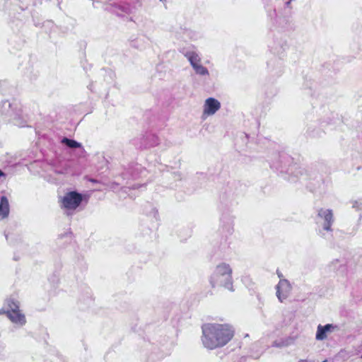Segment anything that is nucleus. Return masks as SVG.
I'll list each match as a JSON object with an SVG mask.
<instances>
[{
  "label": "nucleus",
  "instance_id": "nucleus-14",
  "mask_svg": "<svg viewBox=\"0 0 362 362\" xmlns=\"http://www.w3.org/2000/svg\"><path fill=\"white\" fill-rule=\"evenodd\" d=\"M294 341H295L294 337H288L281 338V339H276V340L274 341L272 344V346L282 349V348H285V347L291 346L292 344H294Z\"/></svg>",
  "mask_w": 362,
  "mask_h": 362
},
{
  "label": "nucleus",
  "instance_id": "nucleus-28",
  "mask_svg": "<svg viewBox=\"0 0 362 362\" xmlns=\"http://www.w3.org/2000/svg\"><path fill=\"white\" fill-rule=\"evenodd\" d=\"M160 1L163 2V1H165L166 0H160Z\"/></svg>",
  "mask_w": 362,
  "mask_h": 362
},
{
  "label": "nucleus",
  "instance_id": "nucleus-4",
  "mask_svg": "<svg viewBox=\"0 0 362 362\" xmlns=\"http://www.w3.org/2000/svg\"><path fill=\"white\" fill-rule=\"evenodd\" d=\"M1 114L10 117H12L15 121V124L21 127H23L24 122H18L22 115V106L16 100L10 102L8 100H4L1 105Z\"/></svg>",
  "mask_w": 362,
  "mask_h": 362
},
{
  "label": "nucleus",
  "instance_id": "nucleus-25",
  "mask_svg": "<svg viewBox=\"0 0 362 362\" xmlns=\"http://www.w3.org/2000/svg\"><path fill=\"white\" fill-rule=\"evenodd\" d=\"M291 1H292V0H288V1H286L285 4H286V6L287 7H288V6H289V5H290V4H291Z\"/></svg>",
  "mask_w": 362,
  "mask_h": 362
},
{
  "label": "nucleus",
  "instance_id": "nucleus-1",
  "mask_svg": "<svg viewBox=\"0 0 362 362\" xmlns=\"http://www.w3.org/2000/svg\"><path fill=\"white\" fill-rule=\"evenodd\" d=\"M202 344L210 350L225 346L234 336L233 328L227 324L206 323L202 325Z\"/></svg>",
  "mask_w": 362,
  "mask_h": 362
},
{
  "label": "nucleus",
  "instance_id": "nucleus-15",
  "mask_svg": "<svg viewBox=\"0 0 362 362\" xmlns=\"http://www.w3.org/2000/svg\"><path fill=\"white\" fill-rule=\"evenodd\" d=\"M9 203L8 199L3 196L0 199V217L4 218L8 216L9 214Z\"/></svg>",
  "mask_w": 362,
  "mask_h": 362
},
{
  "label": "nucleus",
  "instance_id": "nucleus-13",
  "mask_svg": "<svg viewBox=\"0 0 362 362\" xmlns=\"http://www.w3.org/2000/svg\"><path fill=\"white\" fill-rule=\"evenodd\" d=\"M6 315L13 323L18 324L21 326H23L26 323L25 317L21 311L8 313Z\"/></svg>",
  "mask_w": 362,
  "mask_h": 362
},
{
  "label": "nucleus",
  "instance_id": "nucleus-19",
  "mask_svg": "<svg viewBox=\"0 0 362 362\" xmlns=\"http://www.w3.org/2000/svg\"><path fill=\"white\" fill-rule=\"evenodd\" d=\"M152 144H150V146H156L158 144V138L154 135L152 136Z\"/></svg>",
  "mask_w": 362,
  "mask_h": 362
},
{
  "label": "nucleus",
  "instance_id": "nucleus-18",
  "mask_svg": "<svg viewBox=\"0 0 362 362\" xmlns=\"http://www.w3.org/2000/svg\"><path fill=\"white\" fill-rule=\"evenodd\" d=\"M194 70L195 73L200 76H209V72L208 69L202 66L201 63L198 65H196L195 66L192 67Z\"/></svg>",
  "mask_w": 362,
  "mask_h": 362
},
{
  "label": "nucleus",
  "instance_id": "nucleus-8",
  "mask_svg": "<svg viewBox=\"0 0 362 362\" xmlns=\"http://www.w3.org/2000/svg\"><path fill=\"white\" fill-rule=\"evenodd\" d=\"M267 66L269 71L274 75H281L284 71V66L282 62L276 58L271 59L267 63Z\"/></svg>",
  "mask_w": 362,
  "mask_h": 362
},
{
  "label": "nucleus",
  "instance_id": "nucleus-16",
  "mask_svg": "<svg viewBox=\"0 0 362 362\" xmlns=\"http://www.w3.org/2000/svg\"><path fill=\"white\" fill-rule=\"evenodd\" d=\"M62 143L63 144L67 146L70 148H81V150H82V152L85 151L84 148L81 146V144L78 142V141H75V140L70 139L66 138V137H64L62 139Z\"/></svg>",
  "mask_w": 362,
  "mask_h": 362
},
{
  "label": "nucleus",
  "instance_id": "nucleus-23",
  "mask_svg": "<svg viewBox=\"0 0 362 362\" xmlns=\"http://www.w3.org/2000/svg\"><path fill=\"white\" fill-rule=\"evenodd\" d=\"M277 275H278L279 278H280V279H284L283 274L281 272H279V271H277Z\"/></svg>",
  "mask_w": 362,
  "mask_h": 362
},
{
  "label": "nucleus",
  "instance_id": "nucleus-24",
  "mask_svg": "<svg viewBox=\"0 0 362 362\" xmlns=\"http://www.w3.org/2000/svg\"><path fill=\"white\" fill-rule=\"evenodd\" d=\"M6 177V175H5V173H4L3 171H1V170H0V177Z\"/></svg>",
  "mask_w": 362,
  "mask_h": 362
},
{
  "label": "nucleus",
  "instance_id": "nucleus-6",
  "mask_svg": "<svg viewBox=\"0 0 362 362\" xmlns=\"http://www.w3.org/2000/svg\"><path fill=\"white\" fill-rule=\"evenodd\" d=\"M276 297L280 302H283L289 296L292 286L287 279H280L276 286Z\"/></svg>",
  "mask_w": 362,
  "mask_h": 362
},
{
  "label": "nucleus",
  "instance_id": "nucleus-7",
  "mask_svg": "<svg viewBox=\"0 0 362 362\" xmlns=\"http://www.w3.org/2000/svg\"><path fill=\"white\" fill-rule=\"evenodd\" d=\"M220 108L221 103L218 100L209 98L204 102L202 117L214 115Z\"/></svg>",
  "mask_w": 362,
  "mask_h": 362
},
{
  "label": "nucleus",
  "instance_id": "nucleus-26",
  "mask_svg": "<svg viewBox=\"0 0 362 362\" xmlns=\"http://www.w3.org/2000/svg\"><path fill=\"white\" fill-rule=\"evenodd\" d=\"M96 4V2H95V1H93V7H96V4Z\"/></svg>",
  "mask_w": 362,
  "mask_h": 362
},
{
  "label": "nucleus",
  "instance_id": "nucleus-10",
  "mask_svg": "<svg viewBox=\"0 0 362 362\" xmlns=\"http://www.w3.org/2000/svg\"><path fill=\"white\" fill-rule=\"evenodd\" d=\"M291 160L288 155L282 153L279 155V160L274 161L272 165L277 170L281 169V172H284V169L287 166V164L290 163Z\"/></svg>",
  "mask_w": 362,
  "mask_h": 362
},
{
  "label": "nucleus",
  "instance_id": "nucleus-3",
  "mask_svg": "<svg viewBox=\"0 0 362 362\" xmlns=\"http://www.w3.org/2000/svg\"><path fill=\"white\" fill-rule=\"evenodd\" d=\"M316 223L321 227L319 230V234L323 238L329 239L333 230L332 226L334 223L333 211L325 208L317 209Z\"/></svg>",
  "mask_w": 362,
  "mask_h": 362
},
{
  "label": "nucleus",
  "instance_id": "nucleus-22",
  "mask_svg": "<svg viewBox=\"0 0 362 362\" xmlns=\"http://www.w3.org/2000/svg\"><path fill=\"white\" fill-rule=\"evenodd\" d=\"M294 168V166H289V168H288V170H286L287 173H292L293 172V169Z\"/></svg>",
  "mask_w": 362,
  "mask_h": 362
},
{
  "label": "nucleus",
  "instance_id": "nucleus-9",
  "mask_svg": "<svg viewBox=\"0 0 362 362\" xmlns=\"http://www.w3.org/2000/svg\"><path fill=\"white\" fill-rule=\"evenodd\" d=\"M334 327H335L331 324H327L325 326L319 325L316 332V339L320 341L325 339L327 338V333L332 332Z\"/></svg>",
  "mask_w": 362,
  "mask_h": 362
},
{
  "label": "nucleus",
  "instance_id": "nucleus-12",
  "mask_svg": "<svg viewBox=\"0 0 362 362\" xmlns=\"http://www.w3.org/2000/svg\"><path fill=\"white\" fill-rule=\"evenodd\" d=\"M221 228L223 232L231 234L233 231V219L231 216H223L221 219Z\"/></svg>",
  "mask_w": 362,
  "mask_h": 362
},
{
  "label": "nucleus",
  "instance_id": "nucleus-17",
  "mask_svg": "<svg viewBox=\"0 0 362 362\" xmlns=\"http://www.w3.org/2000/svg\"><path fill=\"white\" fill-rule=\"evenodd\" d=\"M6 304L8 307L6 314H8V313H15L21 311L19 309V303L17 300H15L13 299H8L6 302Z\"/></svg>",
  "mask_w": 362,
  "mask_h": 362
},
{
  "label": "nucleus",
  "instance_id": "nucleus-2",
  "mask_svg": "<svg viewBox=\"0 0 362 362\" xmlns=\"http://www.w3.org/2000/svg\"><path fill=\"white\" fill-rule=\"evenodd\" d=\"M213 287L216 286L233 291L232 269L228 264L221 263L216 266L210 279Z\"/></svg>",
  "mask_w": 362,
  "mask_h": 362
},
{
  "label": "nucleus",
  "instance_id": "nucleus-5",
  "mask_svg": "<svg viewBox=\"0 0 362 362\" xmlns=\"http://www.w3.org/2000/svg\"><path fill=\"white\" fill-rule=\"evenodd\" d=\"M83 201V195L76 191L66 192L61 199V207L66 211H74Z\"/></svg>",
  "mask_w": 362,
  "mask_h": 362
},
{
  "label": "nucleus",
  "instance_id": "nucleus-21",
  "mask_svg": "<svg viewBox=\"0 0 362 362\" xmlns=\"http://www.w3.org/2000/svg\"><path fill=\"white\" fill-rule=\"evenodd\" d=\"M7 310H5V308L0 309V315L6 314Z\"/></svg>",
  "mask_w": 362,
  "mask_h": 362
},
{
  "label": "nucleus",
  "instance_id": "nucleus-11",
  "mask_svg": "<svg viewBox=\"0 0 362 362\" xmlns=\"http://www.w3.org/2000/svg\"><path fill=\"white\" fill-rule=\"evenodd\" d=\"M182 54L188 59L192 67L201 63L199 54L194 50L183 51Z\"/></svg>",
  "mask_w": 362,
  "mask_h": 362
},
{
  "label": "nucleus",
  "instance_id": "nucleus-27",
  "mask_svg": "<svg viewBox=\"0 0 362 362\" xmlns=\"http://www.w3.org/2000/svg\"><path fill=\"white\" fill-rule=\"evenodd\" d=\"M357 202H355V204L353 205V207H356Z\"/></svg>",
  "mask_w": 362,
  "mask_h": 362
},
{
  "label": "nucleus",
  "instance_id": "nucleus-20",
  "mask_svg": "<svg viewBox=\"0 0 362 362\" xmlns=\"http://www.w3.org/2000/svg\"><path fill=\"white\" fill-rule=\"evenodd\" d=\"M298 362H313L308 359H300ZM322 362H327V360L323 361Z\"/></svg>",
  "mask_w": 362,
  "mask_h": 362
}]
</instances>
